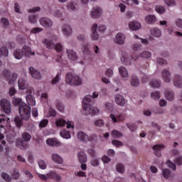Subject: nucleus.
<instances>
[{"label":"nucleus","mask_w":182,"mask_h":182,"mask_svg":"<svg viewBox=\"0 0 182 182\" xmlns=\"http://www.w3.org/2000/svg\"><path fill=\"white\" fill-rule=\"evenodd\" d=\"M98 97L99 94L96 92H93L92 97V95L85 96L82 100V114L87 116V114L95 115L99 113V109L97 107H92V99H96Z\"/></svg>","instance_id":"obj_1"},{"label":"nucleus","mask_w":182,"mask_h":182,"mask_svg":"<svg viewBox=\"0 0 182 182\" xmlns=\"http://www.w3.org/2000/svg\"><path fill=\"white\" fill-rule=\"evenodd\" d=\"M13 105L19 106V114L23 120H28L31 117V107L26 103L22 102V99L14 97L13 98Z\"/></svg>","instance_id":"obj_2"},{"label":"nucleus","mask_w":182,"mask_h":182,"mask_svg":"<svg viewBox=\"0 0 182 182\" xmlns=\"http://www.w3.org/2000/svg\"><path fill=\"white\" fill-rule=\"evenodd\" d=\"M23 53L25 56H30L31 55H35V52H32V49L30 48L28 46H24L23 47V50L21 49H16L14 52V56L15 59H22L23 57Z\"/></svg>","instance_id":"obj_3"},{"label":"nucleus","mask_w":182,"mask_h":182,"mask_svg":"<svg viewBox=\"0 0 182 182\" xmlns=\"http://www.w3.org/2000/svg\"><path fill=\"white\" fill-rule=\"evenodd\" d=\"M65 82L68 85H70V86H79V85H82V79L80 77L72 73H66Z\"/></svg>","instance_id":"obj_4"},{"label":"nucleus","mask_w":182,"mask_h":182,"mask_svg":"<svg viewBox=\"0 0 182 182\" xmlns=\"http://www.w3.org/2000/svg\"><path fill=\"white\" fill-rule=\"evenodd\" d=\"M77 139H79L80 141H82V143H87V141H96L97 136L95 134H92L89 136L86 133L80 132L77 133Z\"/></svg>","instance_id":"obj_5"},{"label":"nucleus","mask_w":182,"mask_h":182,"mask_svg":"<svg viewBox=\"0 0 182 182\" xmlns=\"http://www.w3.org/2000/svg\"><path fill=\"white\" fill-rule=\"evenodd\" d=\"M38 177H40L41 180L44 181L48 180V178H51L52 180H55L56 181H60L62 180V176L53 171H51L46 175L39 174Z\"/></svg>","instance_id":"obj_6"},{"label":"nucleus","mask_w":182,"mask_h":182,"mask_svg":"<svg viewBox=\"0 0 182 182\" xmlns=\"http://www.w3.org/2000/svg\"><path fill=\"white\" fill-rule=\"evenodd\" d=\"M43 43L46 44V48L48 49H55L57 52H62L63 49V46L60 43H57L55 45L52 41L48 39H45L43 41Z\"/></svg>","instance_id":"obj_7"},{"label":"nucleus","mask_w":182,"mask_h":182,"mask_svg":"<svg viewBox=\"0 0 182 182\" xmlns=\"http://www.w3.org/2000/svg\"><path fill=\"white\" fill-rule=\"evenodd\" d=\"M140 58V55L139 54H132L130 57H126L124 55L122 56L121 60L124 65H130L132 62H134Z\"/></svg>","instance_id":"obj_8"},{"label":"nucleus","mask_w":182,"mask_h":182,"mask_svg":"<svg viewBox=\"0 0 182 182\" xmlns=\"http://www.w3.org/2000/svg\"><path fill=\"white\" fill-rule=\"evenodd\" d=\"M0 106L6 114L11 113V102H9V101L5 99L1 100Z\"/></svg>","instance_id":"obj_9"},{"label":"nucleus","mask_w":182,"mask_h":182,"mask_svg":"<svg viewBox=\"0 0 182 182\" xmlns=\"http://www.w3.org/2000/svg\"><path fill=\"white\" fill-rule=\"evenodd\" d=\"M40 23L44 28H52V26H53V21L48 17H43L40 18Z\"/></svg>","instance_id":"obj_10"},{"label":"nucleus","mask_w":182,"mask_h":182,"mask_svg":"<svg viewBox=\"0 0 182 182\" xmlns=\"http://www.w3.org/2000/svg\"><path fill=\"white\" fill-rule=\"evenodd\" d=\"M171 76V73L167 69H164L162 71V78L166 83H170L171 82V78H170Z\"/></svg>","instance_id":"obj_11"},{"label":"nucleus","mask_w":182,"mask_h":182,"mask_svg":"<svg viewBox=\"0 0 182 182\" xmlns=\"http://www.w3.org/2000/svg\"><path fill=\"white\" fill-rule=\"evenodd\" d=\"M126 36L124 33H118L115 37V43H117L118 45H123Z\"/></svg>","instance_id":"obj_12"},{"label":"nucleus","mask_w":182,"mask_h":182,"mask_svg":"<svg viewBox=\"0 0 182 182\" xmlns=\"http://www.w3.org/2000/svg\"><path fill=\"white\" fill-rule=\"evenodd\" d=\"M114 100L119 106H124L126 105V100H124L122 95H115Z\"/></svg>","instance_id":"obj_13"},{"label":"nucleus","mask_w":182,"mask_h":182,"mask_svg":"<svg viewBox=\"0 0 182 182\" xmlns=\"http://www.w3.org/2000/svg\"><path fill=\"white\" fill-rule=\"evenodd\" d=\"M18 85L21 90H25V89H27L28 86V81H26L23 77L19 78Z\"/></svg>","instance_id":"obj_14"},{"label":"nucleus","mask_w":182,"mask_h":182,"mask_svg":"<svg viewBox=\"0 0 182 182\" xmlns=\"http://www.w3.org/2000/svg\"><path fill=\"white\" fill-rule=\"evenodd\" d=\"M102 15V9L100 7H94L91 11L92 18H99Z\"/></svg>","instance_id":"obj_15"},{"label":"nucleus","mask_w":182,"mask_h":182,"mask_svg":"<svg viewBox=\"0 0 182 182\" xmlns=\"http://www.w3.org/2000/svg\"><path fill=\"white\" fill-rule=\"evenodd\" d=\"M91 31L92 38L93 39V41H97V39H99V34L97 33V24H94L91 28Z\"/></svg>","instance_id":"obj_16"},{"label":"nucleus","mask_w":182,"mask_h":182,"mask_svg":"<svg viewBox=\"0 0 182 182\" xmlns=\"http://www.w3.org/2000/svg\"><path fill=\"white\" fill-rule=\"evenodd\" d=\"M29 72L32 77H33L34 79H41L42 77L41 73H39V71L33 68V67H30Z\"/></svg>","instance_id":"obj_17"},{"label":"nucleus","mask_w":182,"mask_h":182,"mask_svg":"<svg viewBox=\"0 0 182 182\" xmlns=\"http://www.w3.org/2000/svg\"><path fill=\"white\" fill-rule=\"evenodd\" d=\"M173 85L176 87L181 88L182 87V77L181 76L176 75L173 78Z\"/></svg>","instance_id":"obj_18"},{"label":"nucleus","mask_w":182,"mask_h":182,"mask_svg":"<svg viewBox=\"0 0 182 182\" xmlns=\"http://www.w3.org/2000/svg\"><path fill=\"white\" fill-rule=\"evenodd\" d=\"M152 149L154 150L155 155H156L157 157H161V149H164V145H154Z\"/></svg>","instance_id":"obj_19"},{"label":"nucleus","mask_w":182,"mask_h":182,"mask_svg":"<svg viewBox=\"0 0 182 182\" xmlns=\"http://www.w3.org/2000/svg\"><path fill=\"white\" fill-rule=\"evenodd\" d=\"M110 118L114 123H117V122H123V120H124V114H120L116 117L114 114H111Z\"/></svg>","instance_id":"obj_20"},{"label":"nucleus","mask_w":182,"mask_h":182,"mask_svg":"<svg viewBox=\"0 0 182 182\" xmlns=\"http://www.w3.org/2000/svg\"><path fill=\"white\" fill-rule=\"evenodd\" d=\"M129 28L132 31H139L141 28V25L138 21H132L129 23Z\"/></svg>","instance_id":"obj_21"},{"label":"nucleus","mask_w":182,"mask_h":182,"mask_svg":"<svg viewBox=\"0 0 182 182\" xmlns=\"http://www.w3.org/2000/svg\"><path fill=\"white\" fill-rule=\"evenodd\" d=\"M51 159L54 163L57 164H62L63 163V159L60 156L58 155L57 154H53L51 156Z\"/></svg>","instance_id":"obj_22"},{"label":"nucleus","mask_w":182,"mask_h":182,"mask_svg":"<svg viewBox=\"0 0 182 182\" xmlns=\"http://www.w3.org/2000/svg\"><path fill=\"white\" fill-rule=\"evenodd\" d=\"M66 52L68 59L70 60H76L77 59V54H76V52L73 51V50H67Z\"/></svg>","instance_id":"obj_23"},{"label":"nucleus","mask_w":182,"mask_h":182,"mask_svg":"<svg viewBox=\"0 0 182 182\" xmlns=\"http://www.w3.org/2000/svg\"><path fill=\"white\" fill-rule=\"evenodd\" d=\"M78 159L80 164L86 163V161H87V156H86V153H85V151H80L78 153Z\"/></svg>","instance_id":"obj_24"},{"label":"nucleus","mask_w":182,"mask_h":182,"mask_svg":"<svg viewBox=\"0 0 182 182\" xmlns=\"http://www.w3.org/2000/svg\"><path fill=\"white\" fill-rule=\"evenodd\" d=\"M63 33L65 35V36H69L72 35V28L69 25H64L63 26Z\"/></svg>","instance_id":"obj_25"},{"label":"nucleus","mask_w":182,"mask_h":182,"mask_svg":"<svg viewBox=\"0 0 182 182\" xmlns=\"http://www.w3.org/2000/svg\"><path fill=\"white\" fill-rule=\"evenodd\" d=\"M26 102L29 106H35L36 105V101L35 100V97L32 96V95H28L26 96Z\"/></svg>","instance_id":"obj_26"},{"label":"nucleus","mask_w":182,"mask_h":182,"mask_svg":"<svg viewBox=\"0 0 182 182\" xmlns=\"http://www.w3.org/2000/svg\"><path fill=\"white\" fill-rule=\"evenodd\" d=\"M164 95L167 100H169L170 102L174 100V92L172 91L166 90Z\"/></svg>","instance_id":"obj_27"},{"label":"nucleus","mask_w":182,"mask_h":182,"mask_svg":"<svg viewBox=\"0 0 182 182\" xmlns=\"http://www.w3.org/2000/svg\"><path fill=\"white\" fill-rule=\"evenodd\" d=\"M46 143L47 144H48V146H59L60 144V142H59V141H58V139H48L46 140Z\"/></svg>","instance_id":"obj_28"},{"label":"nucleus","mask_w":182,"mask_h":182,"mask_svg":"<svg viewBox=\"0 0 182 182\" xmlns=\"http://www.w3.org/2000/svg\"><path fill=\"white\" fill-rule=\"evenodd\" d=\"M8 55H9V50H8V48L6 47H2L0 48V58H6L8 57Z\"/></svg>","instance_id":"obj_29"},{"label":"nucleus","mask_w":182,"mask_h":182,"mask_svg":"<svg viewBox=\"0 0 182 182\" xmlns=\"http://www.w3.org/2000/svg\"><path fill=\"white\" fill-rule=\"evenodd\" d=\"M90 46L87 43H85L82 46V52L85 55H87V56H91L90 50L89 49Z\"/></svg>","instance_id":"obj_30"},{"label":"nucleus","mask_w":182,"mask_h":182,"mask_svg":"<svg viewBox=\"0 0 182 182\" xmlns=\"http://www.w3.org/2000/svg\"><path fill=\"white\" fill-rule=\"evenodd\" d=\"M119 72L122 77H128L129 73L127 72V70L126 69V68L119 67Z\"/></svg>","instance_id":"obj_31"},{"label":"nucleus","mask_w":182,"mask_h":182,"mask_svg":"<svg viewBox=\"0 0 182 182\" xmlns=\"http://www.w3.org/2000/svg\"><path fill=\"white\" fill-rule=\"evenodd\" d=\"M145 21L149 24L154 23L156 21V16L149 15L145 18Z\"/></svg>","instance_id":"obj_32"},{"label":"nucleus","mask_w":182,"mask_h":182,"mask_svg":"<svg viewBox=\"0 0 182 182\" xmlns=\"http://www.w3.org/2000/svg\"><path fill=\"white\" fill-rule=\"evenodd\" d=\"M131 85L134 87H137L140 85V81L139 80V78H137V76L134 75L132 76V79L131 80Z\"/></svg>","instance_id":"obj_33"},{"label":"nucleus","mask_w":182,"mask_h":182,"mask_svg":"<svg viewBox=\"0 0 182 182\" xmlns=\"http://www.w3.org/2000/svg\"><path fill=\"white\" fill-rule=\"evenodd\" d=\"M151 33L153 36H155V38H160V36H161V31L159 28H153L151 31Z\"/></svg>","instance_id":"obj_34"},{"label":"nucleus","mask_w":182,"mask_h":182,"mask_svg":"<svg viewBox=\"0 0 182 182\" xmlns=\"http://www.w3.org/2000/svg\"><path fill=\"white\" fill-rule=\"evenodd\" d=\"M66 125V122L63 119H58L55 121V126L57 127H64Z\"/></svg>","instance_id":"obj_35"},{"label":"nucleus","mask_w":182,"mask_h":182,"mask_svg":"<svg viewBox=\"0 0 182 182\" xmlns=\"http://www.w3.org/2000/svg\"><path fill=\"white\" fill-rule=\"evenodd\" d=\"M60 134L63 139H70V137H72V135H70V132L66 130L61 131Z\"/></svg>","instance_id":"obj_36"},{"label":"nucleus","mask_w":182,"mask_h":182,"mask_svg":"<svg viewBox=\"0 0 182 182\" xmlns=\"http://www.w3.org/2000/svg\"><path fill=\"white\" fill-rule=\"evenodd\" d=\"M116 171L118 173L123 174V173H124V165H123V164L118 163L116 165Z\"/></svg>","instance_id":"obj_37"},{"label":"nucleus","mask_w":182,"mask_h":182,"mask_svg":"<svg viewBox=\"0 0 182 182\" xmlns=\"http://www.w3.org/2000/svg\"><path fill=\"white\" fill-rule=\"evenodd\" d=\"M21 137L24 141H31V139H32V136L28 132H23Z\"/></svg>","instance_id":"obj_38"},{"label":"nucleus","mask_w":182,"mask_h":182,"mask_svg":"<svg viewBox=\"0 0 182 182\" xmlns=\"http://www.w3.org/2000/svg\"><path fill=\"white\" fill-rule=\"evenodd\" d=\"M150 86L151 87H154L155 89H158V87H160L161 86V82L160 81L157 80H154L153 81H151L150 83H149Z\"/></svg>","instance_id":"obj_39"},{"label":"nucleus","mask_w":182,"mask_h":182,"mask_svg":"<svg viewBox=\"0 0 182 182\" xmlns=\"http://www.w3.org/2000/svg\"><path fill=\"white\" fill-rule=\"evenodd\" d=\"M6 141L9 143H14L15 141V134L9 133L6 136Z\"/></svg>","instance_id":"obj_40"},{"label":"nucleus","mask_w":182,"mask_h":182,"mask_svg":"<svg viewBox=\"0 0 182 182\" xmlns=\"http://www.w3.org/2000/svg\"><path fill=\"white\" fill-rule=\"evenodd\" d=\"M16 79H18V74L16 73H13L12 76H10V78L9 80V85H14L15 82L16 81Z\"/></svg>","instance_id":"obj_41"},{"label":"nucleus","mask_w":182,"mask_h":182,"mask_svg":"<svg viewBox=\"0 0 182 182\" xmlns=\"http://www.w3.org/2000/svg\"><path fill=\"white\" fill-rule=\"evenodd\" d=\"M9 122V118L6 117L5 114L0 115V123L2 124H6Z\"/></svg>","instance_id":"obj_42"},{"label":"nucleus","mask_w":182,"mask_h":182,"mask_svg":"<svg viewBox=\"0 0 182 182\" xmlns=\"http://www.w3.org/2000/svg\"><path fill=\"white\" fill-rule=\"evenodd\" d=\"M112 136L114 139H119V137H122V136H123V134H122V132L114 129L112 132Z\"/></svg>","instance_id":"obj_43"},{"label":"nucleus","mask_w":182,"mask_h":182,"mask_svg":"<svg viewBox=\"0 0 182 182\" xmlns=\"http://www.w3.org/2000/svg\"><path fill=\"white\" fill-rule=\"evenodd\" d=\"M132 49L134 52H139V50H141V44L134 43L132 46Z\"/></svg>","instance_id":"obj_44"},{"label":"nucleus","mask_w":182,"mask_h":182,"mask_svg":"<svg viewBox=\"0 0 182 182\" xmlns=\"http://www.w3.org/2000/svg\"><path fill=\"white\" fill-rule=\"evenodd\" d=\"M23 173H24V176H25L26 178H27V180H32V178H33V175L28 170H24Z\"/></svg>","instance_id":"obj_45"},{"label":"nucleus","mask_w":182,"mask_h":182,"mask_svg":"<svg viewBox=\"0 0 182 182\" xmlns=\"http://www.w3.org/2000/svg\"><path fill=\"white\" fill-rule=\"evenodd\" d=\"M2 75L4 76V77H5V79L9 80V79H11V71H9L7 69H5L3 71Z\"/></svg>","instance_id":"obj_46"},{"label":"nucleus","mask_w":182,"mask_h":182,"mask_svg":"<svg viewBox=\"0 0 182 182\" xmlns=\"http://www.w3.org/2000/svg\"><path fill=\"white\" fill-rule=\"evenodd\" d=\"M162 174L164 178H168V177H170V174H171V172L168 168H164L162 170Z\"/></svg>","instance_id":"obj_47"},{"label":"nucleus","mask_w":182,"mask_h":182,"mask_svg":"<svg viewBox=\"0 0 182 182\" xmlns=\"http://www.w3.org/2000/svg\"><path fill=\"white\" fill-rule=\"evenodd\" d=\"M155 11L158 14H164V12H166V9L162 6H156Z\"/></svg>","instance_id":"obj_48"},{"label":"nucleus","mask_w":182,"mask_h":182,"mask_svg":"<svg viewBox=\"0 0 182 182\" xmlns=\"http://www.w3.org/2000/svg\"><path fill=\"white\" fill-rule=\"evenodd\" d=\"M1 178L5 180V181H11L12 180V177L5 172L1 173Z\"/></svg>","instance_id":"obj_49"},{"label":"nucleus","mask_w":182,"mask_h":182,"mask_svg":"<svg viewBox=\"0 0 182 182\" xmlns=\"http://www.w3.org/2000/svg\"><path fill=\"white\" fill-rule=\"evenodd\" d=\"M38 164L40 167V168H41V170H46V162H45V161L40 159L38 161Z\"/></svg>","instance_id":"obj_50"},{"label":"nucleus","mask_w":182,"mask_h":182,"mask_svg":"<svg viewBox=\"0 0 182 182\" xmlns=\"http://www.w3.org/2000/svg\"><path fill=\"white\" fill-rule=\"evenodd\" d=\"M127 126L131 132H136L137 130V125L136 124L129 123L127 124Z\"/></svg>","instance_id":"obj_51"},{"label":"nucleus","mask_w":182,"mask_h":182,"mask_svg":"<svg viewBox=\"0 0 182 182\" xmlns=\"http://www.w3.org/2000/svg\"><path fill=\"white\" fill-rule=\"evenodd\" d=\"M14 122L16 123V125L18 126V127H21V126L23 124V122H22V119H21V117L18 116L15 117Z\"/></svg>","instance_id":"obj_52"},{"label":"nucleus","mask_w":182,"mask_h":182,"mask_svg":"<svg viewBox=\"0 0 182 182\" xmlns=\"http://www.w3.org/2000/svg\"><path fill=\"white\" fill-rule=\"evenodd\" d=\"M95 126L97 127H103L105 126V121L103 119H97L95 122Z\"/></svg>","instance_id":"obj_53"},{"label":"nucleus","mask_w":182,"mask_h":182,"mask_svg":"<svg viewBox=\"0 0 182 182\" xmlns=\"http://www.w3.org/2000/svg\"><path fill=\"white\" fill-rule=\"evenodd\" d=\"M176 112H178L179 113H182V107L179 106V107H176L173 106L171 108V113L172 114H174V113H176Z\"/></svg>","instance_id":"obj_54"},{"label":"nucleus","mask_w":182,"mask_h":182,"mask_svg":"<svg viewBox=\"0 0 182 182\" xmlns=\"http://www.w3.org/2000/svg\"><path fill=\"white\" fill-rule=\"evenodd\" d=\"M151 57V53L149 51H144L141 53V58L144 59H149V58Z\"/></svg>","instance_id":"obj_55"},{"label":"nucleus","mask_w":182,"mask_h":182,"mask_svg":"<svg viewBox=\"0 0 182 182\" xmlns=\"http://www.w3.org/2000/svg\"><path fill=\"white\" fill-rule=\"evenodd\" d=\"M151 97H152V99H154V100H159L160 99V92H159L158 91L151 92Z\"/></svg>","instance_id":"obj_56"},{"label":"nucleus","mask_w":182,"mask_h":182,"mask_svg":"<svg viewBox=\"0 0 182 182\" xmlns=\"http://www.w3.org/2000/svg\"><path fill=\"white\" fill-rule=\"evenodd\" d=\"M1 23L4 25V28H8L9 26V20L6 18H1Z\"/></svg>","instance_id":"obj_57"},{"label":"nucleus","mask_w":182,"mask_h":182,"mask_svg":"<svg viewBox=\"0 0 182 182\" xmlns=\"http://www.w3.org/2000/svg\"><path fill=\"white\" fill-rule=\"evenodd\" d=\"M48 123H49V121L46 119H44L40 122L39 127H41V128L46 127V126H48Z\"/></svg>","instance_id":"obj_58"},{"label":"nucleus","mask_w":182,"mask_h":182,"mask_svg":"<svg viewBox=\"0 0 182 182\" xmlns=\"http://www.w3.org/2000/svg\"><path fill=\"white\" fill-rule=\"evenodd\" d=\"M11 176L15 180H18L19 178V171H16V169H14L13 171L11 172Z\"/></svg>","instance_id":"obj_59"},{"label":"nucleus","mask_w":182,"mask_h":182,"mask_svg":"<svg viewBox=\"0 0 182 182\" xmlns=\"http://www.w3.org/2000/svg\"><path fill=\"white\" fill-rule=\"evenodd\" d=\"M112 144H113V146H115V147H120L123 146V142L116 139L112 140Z\"/></svg>","instance_id":"obj_60"},{"label":"nucleus","mask_w":182,"mask_h":182,"mask_svg":"<svg viewBox=\"0 0 182 182\" xmlns=\"http://www.w3.org/2000/svg\"><path fill=\"white\" fill-rule=\"evenodd\" d=\"M42 31H43V28H39V27H36V28H33L31 30V33H39L41 32H42Z\"/></svg>","instance_id":"obj_61"},{"label":"nucleus","mask_w":182,"mask_h":182,"mask_svg":"<svg viewBox=\"0 0 182 182\" xmlns=\"http://www.w3.org/2000/svg\"><path fill=\"white\" fill-rule=\"evenodd\" d=\"M36 19H38L36 15H32L28 16V21L30 22V23H36Z\"/></svg>","instance_id":"obj_62"},{"label":"nucleus","mask_w":182,"mask_h":182,"mask_svg":"<svg viewBox=\"0 0 182 182\" xmlns=\"http://www.w3.org/2000/svg\"><path fill=\"white\" fill-rule=\"evenodd\" d=\"M77 4H75L73 2H70L67 6V8L69 11H75L76 9Z\"/></svg>","instance_id":"obj_63"},{"label":"nucleus","mask_w":182,"mask_h":182,"mask_svg":"<svg viewBox=\"0 0 182 182\" xmlns=\"http://www.w3.org/2000/svg\"><path fill=\"white\" fill-rule=\"evenodd\" d=\"M55 116H56V111L53 108H50L48 110V117H55Z\"/></svg>","instance_id":"obj_64"}]
</instances>
